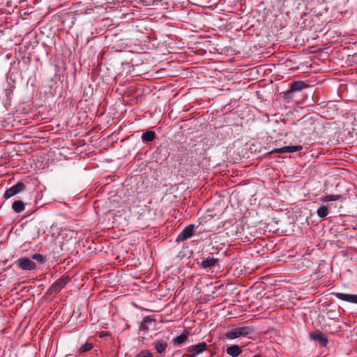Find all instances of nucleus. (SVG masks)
<instances>
[{"label":"nucleus","mask_w":357,"mask_h":357,"mask_svg":"<svg viewBox=\"0 0 357 357\" xmlns=\"http://www.w3.org/2000/svg\"><path fill=\"white\" fill-rule=\"evenodd\" d=\"M254 331V328L250 326H245L237 327L230 331H228L225 333V337L230 340H234L239 337H245L251 334Z\"/></svg>","instance_id":"f257e3e1"},{"label":"nucleus","mask_w":357,"mask_h":357,"mask_svg":"<svg viewBox=\"0 0 357 357\" xmlns=\"http://www.w3.org/2000/svg\"><path fill=\"white\" fill-rule=\"evenodd\" d=\"M70 277L68 275H63L59 279L56 280L47 289V294H52L59 293L65 285L69 282Z\"/></svg>","instance_id":"f03ea898"},{"label":"nucleus","mask_w":357,"mask_h":357,"mask_svg":"<svg viewBox=\"0 0 357 357\" xmlns=\"http://www.w3.org/2000/svg\"><path fill=\"white\" fill-rule=\"evenodd\" d=\"M207 349V344L206 342H202L197 344L192 345L186 349L185 353L183 356L186 357H196L197 355L203 353Z\"/></svg>","instance_id":"7ed1b4c3"},{"label":"nucleus","mask_w":357,"mask_h":357,"mask_svg":"<svg viewBox=\"0 0 357 357\" xmlns=\"http://www.w3.org/2000/svg\"><path fill=\"white\" fill-rule=\"evenodd\" d=\"M195 227L193 224L186 226L177 236L176 241L183 242L191 238L195 234Z\"/></svg>","instance_id":"20e7f679"},{"label":"nucleus","mask_w":357,"mask_h":357,"mask_svg":"<svg viewBox=\"0 0 357 357\" xmlns=\"http://www.w3.org/2000/svg\"><path fill=\"white\" fill-rule=\"evenodd\" d=\"M307 87V84L303 81H296L291 84L290 89L284 93V98H291L294 92L300 91Z\"/></svg>","instance_id":"39448f33"},{"label":"nucleus","mask_w":357,"mask_h":357,"mask_svg":"<svg viewBox=\"0 0 357 357\" xmlns=\"http://www.w3.org/2000/svg\"><path fill=\"white\" fill-rule=\"evenodd\" d=\"M25 189L24 183L18 182L15 185L11 186L6 190L3 197L6 199L16 195L17 193L23 191Z\"/></svg>","instance_id":"423d86ee"},{"label":"nucleus","mask_w":357,"mask_h":357,"mask_svg":"<svg viewBox=\"0 0 357 357\" xmlns=\"http://www.w3.org/2000/svg\"><path fill=\"white\" fill-rule=\"evenodd\" d=\"M303 149V146L301 145H296V146H287L280 149H275L272 150L270 153H294L296 151H299Z\"/></svg>","instance_id":"0eeeda50"},{"label":"nucleus","mask_w":357,"mask_h":357,"mask_svg":"<svg viewBox=\"0 0 357 357\" xmlns=\"http://www.w3.org/2000/svg\"><path fill=\"white\" fill-rule=\"evenodd\" d=\"M335 297L341 301L357 304V294H349L344 293H334Z\"/></svg>","instance_id":"6e6552de"},{"label":"nucleus","mask_w":357,"mask_h":357,"mask_svg":"<svg viewBox=\"0 0 357 357\" xmlns=\"http://www.w3.org/2000/svg\"><path fill=\"white\" fill-rule=\"evenodd\" d=\"M156 138V134L153 130L145 131L141 137L142 141L144 144L152 142Z\"/></svg>","instance_id":"1a4fd4ad"},{"label":"nucleus","mask_w":357,"mask_h":357,"mask_svg":"<svg viewBox=\"0 0 357 357\" xmlns=\"http://www.w3.org/2000/svg\"><path fill=\"white\" fill-rule=\"evenodd\" d=\"M153 346L158 354H162L165 351L167 343L162 340H158L153 342Z\"/></svg>","instance_id":"9d476101"},{"label":"nucleus","mask_w":357,"mask_h":357,"mask_svg":"<svg viewBox=\"0 0 357 357\" xmlns=\"http://www.w3.org/2000/svg\"><path fill=\"white\" fill-rule=\"evenodd\" d=\"M20 268H36V265L31 259L26 257H22L17 260Z\"/></svg>","instance_id":"9b49d317"},{"label":"nucleus","mask_w":357,"mask_h":357,"mask_svg":"<svg viewBox=\"0 0 357 357\" xmlns=\"http://www.w3.org/2000/svg\"><path fill=\"white\" fill-rule=\"evenodd\" d=\"M218 261V259L214 258L213 257H207L206 259H204L202 262V268H211L213 266H220Z\"/></svg>","instance_id":"f8f14e48"},{"label":"nucleus","mask_w":357,"mask_h":357,"mask_svg":"<svg viewBox=\"0 0 357 357\" xmlns=\"http://www.w3.org/2000/svg\"><path fill=\"white\" fill-rule=\"evenodd\" d=\"M189 335L190 332L188 330H185L181 335L174 338L172 342L174 344L181 345L188 340Z\"/></svg>","instance_id":"ddd939ff"},{"label":"nucleus","mask_w":357,"mask_h":357,"mask_svg":"<svg viewBox=\"0 0 357 357\" xmlns=\"http://www.w3.org/2000/svg\"><path fill=\"white\" fill-rule=\"evenodd\" d=\"M227 354L232 357H237L241 353V348L237 344H233L227 348Z\"/></svg>","instance_id":"4468645a"},{"label":"nucleus","mask_w":357,"mask_h":357,"mask_svg":"<svg viewBox=\"0 0 357 357\" xmlns=\"http://www.w3.org/2000/svg\"><path fill=\"white\" fill-rule=\"evenodd\" d=\"M312 339L319 342L323 347H326L328 344V339L322 333H316L311 335Z\"/></svg>","instance_id":"2eb2a0df"},{"label":"nucleus","mask_w":357,"mask_h":357,"mask_svg":"<svg viewBox=\"0 0 357 357\" xmlns=\"http://www.w3.org/2000/svg\"><path fill=\"white\" fill-rule=\"evenodd\" d=\"M329 213L328 206H321L317 210V215L322 220L326 219Z\"/></svg>","instance_id":"dca6fc26"},{"label":"nucleus","mask_w":357,"mask_h":357,"mask_svg":"<svg viewBox=\"0 0 357 357\" xmlns=\"http://www.w3.org/2000/svg\"><path fill=\"white\" fill-rule=\"evenodd\" d=\"M342 197L340 195H327L321 198V202L322 203L335 202L341 199Z\"/></svg>","instance_id":"f3484780"},{"label":"nucleus","mask_w":357,"mask_h":357,"mask_svg":"<svg viewBox=\"0 0 357 357\" xmlns=\"http://www.w3.org/2000/svg\"><path fill=\"white\" fill-rule=\"evenodd\" d=\"M12 208L16 213H20L24 210V204L21 200H16L13 203Z\"/></svg>","instance_id":"a211bd4d"},{"label":"nucleus","mask_w":357,"mask_h":357,"mask_svg":"<svg viewBox=\"0 0 357 357\" xmlns=\"http://www.w3.org/2000/svg\"><path fill=\"white\" fill-rule=\"evenodd\" d=\"M93 348V344L90 342H85L77 350L78 354H83L89 351Z\"/></svg>","instance_id":"6ab92c4d"},{"label":"nucleus","mask_w":357,"mask_h":357,"mask_svg":"<svg viewBox=\"0 0 357 357\" xmlns=\"http://www.w3.org/2000/svg\"><path fill=\"white\" fill-rule=\"evenodd\" d=\"M31 258H32V259L38 262L40 264H43L45 263L47 261V258L45 256H44L41 254H38V253L33 254L32 255Z\"/></svg>","instance_id":"aec40b11"},{"label":"nucleus","mask_w":357,"mask_h":357,"mask_svg":"<svg viewBox=\"0 0 357 357\" xmlns=\"http://www.w3.org/2000/svg\"><path fill=\"white\" fill-rule=\"evenodd\" d=\"M152 321V319H151L149 317H146L141 324L140 330L148 331L149 325L151 324Z\"/></svg>","instance_id":"412c9836"},{"label":"nucleus","mask_w":357,"mask_h":357,"mask_svg":"<svg viewBox=\"0 0 357 357\" xmlns=\"http://www.w3.org/2000/svg\"><path fill=\"white\" fill-rule=\"evenodd\" d=\"M138 357H152L153 354L149 350H143L137 355Z\"/></svg>","instance_id":"4be33fe9"},{"label":"nucleus","mask_w":357,"mask_h":357,"mask_svg":"<svg viewBox=\"0 0 357 357\" xmlns=\"http://www.w3.org/2000/svg\"><path fill=\"white\" fill-rule=\"evenodd\" d=\"M353 280H354V282L357 284V273L354 276Z\"/></svg>","instance_id":"5701e85b"},{"label":"nucleus","mask_w":357,"mask_h":357,"mask_svg":"<svg viewBox=\"0 0 357 357\" xmlns=\"http://www.w3.org/2000/svg\"><path fill=\"white\" fill-rule=\"evenodd\" d=\"M253 357H261V356L260 355L257 354V355L254 356Z\"/></svg>","instance_id":"b1692460"},{"label":"nucleus","mask_w":357,"mask_h":357,"mask_svg":"<svg viewBox=\"0 0 357 357\" xmlns=\"http://www.w3.org/2000/svg\"><path fill=\"white\" fill-rule=\"evenodd\" d=\"M102 336H105V334H100V337H102Z\"/></svg>","instance_id":"393cba45"}]
</instances>
